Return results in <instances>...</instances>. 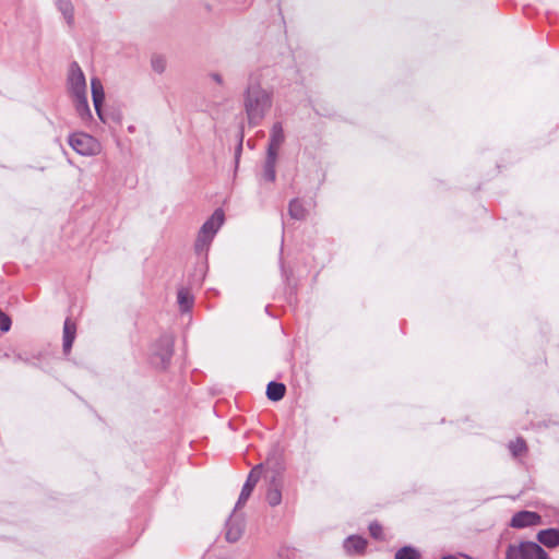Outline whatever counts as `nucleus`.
<instances>
[{
	"mask_svg": "<svg viewBox=\"0 0 559 559\" xmlns=\"http://www.w3.org/2000/svg\"><path fill=\"white\" fill-rule=\"evenodd\" d=\"M395 559H420V554L415 548L405 546L396 551Z\"/></svg>",
	"mask_w": 559,
	"mask_h": 559,
	"instance_id": "21",
	"label": "nucleus"
},
{
	"mask_svg": "<svg viewBox=\"0 0 559 559\" xmlns=\"http://www.w3.org/2000/svg\"><path fill=\"white\" fill-rule=\"evenodd\" d=\"M173 356V341L166 337L162 341V347L153 357V364L156 367L165 368Z\"/></svg>",
	"mask_w": 559,
	"mask_h": 559,
	"instance_id": "9",
	"label": "nucleus"
},
{
	"mask_svg": "<svg viewBox=\"0 0 559 559\" xmlns=\"http://www.w3.org/2000/svg\"><path fill=\"white\" fill-rule=\"evenodd\" d=\"M366 540L361 537L350 536L344 543V548L348 554H360L366 548Z\"/></svg>",
	"mask_w": 559,
	"mask_h": 559,
	"instance_id": "15",
	"label": "nucleus"
},
{
	"mask_svg": "<svg viewBox=\"0 0 559 559\" xmlns=\"http://www.w3.org/2000/svg\"><path fill=\"white\" fill-rule=\"evenodd\" d=\"M289 215L295 219H304L306 217V209L299 200H293L289 203Z\"/></svg>",
	"mask_w": 559,
	"mask_h": 559,
	"instance_id": "20",
	"label": "nucleus"
},
{
	"mask_svg": "<svg viewBox=\"0 0 559 559\" xmlns=\"http://www.w3.org/2000/svg\"><path fill=\"white\" fill-rule=\"evenodd\" d=\"M509 448H510L512 454L514 456H518V455H521L525 451L526 445H525L524 440L516 439L515 441L510 443Z\"/></svg>",
	"mask_w": 559,
	"mask_h": 559,
	"instance_id": "22",
	"label": "nucleus"
},
{
	"mask_svg": "<svg viewBox=\"0 0 559 559\" xmlns=\"http://www.w3.org/2000/svg\"><path fill=\"white\" fill-rule=\"evenodd\" d=\"M243 532V523L242 521H236L230 519L227 522V528H226V539L228 542H237Z\"/></svg>",
	"mask_w": 559,
	"mask_h": 559,
	"instance_id": "14",
	"label": "nucleus"
},
{
	"mask_svg": "<svg viewBox=\"0 0 559 559\" xmlns=\"http://www.w3.org/2000/svg\"><path fill=\"white\" fill-rule=\"evenodd\" d=\"M68 92L82 121L88 122L92 119V112L87 102L86 80L76 63L71 64L69 69Z\"/></svg>",
	"mask_w": 559,
	"mask_h": 559,
	"instance_id": "1",
	"label": "nucleus"
},
{
	"mask_svg": "<svg viewBox=\"0 0 559 559\" xmlns=\"http://www.w3.org/2000/svg\"><path fill=\"white\" fill-rule=\"evenodd\" d=\"M76 335V325L71 319H66L63 325V352L69 354Z\"/></svg>",
	"mask_w": 559,
	"mask_h": 559,
	"instance_id": "11",
	"label": "nucleus"
},
{
	"mask_svg": "<svg viewBox=\"0 0 559 559\" xmlns=\"http://www.w3.org/2000/svg\"><path fill=\"white\" fill-rule=\"evenodd\" d=\"M277 156L266 155V160L264 165V178L269 181L275 180V164Z\"/></svg>",
	"mask_w": 559,
	"mask_h": 559,
	"instance_id": "19",
	"label": "nucleus"
},
{
	"mask_svg": "<svg viewBox=\"0 0 559 559\" xmlns=\"http://www.w3.org/2000/svg\"><path fill=\"white\" fill-rule=\"evenodd\" d=\"M540 524V515L536 512L521 511L514 514L511 521V526L523 528L526 526H534Z\"/></svg>",
	"mask_w": 559,
	"mask_h": 559,
	"instance_id": "6",
	"label": "nucleus"
},
{
	"mask_svg": "<svg viewBox=\"0 0 559 559\" xmlns=\"http://www.w3.org/2000/svg\"><path fill=\"white\" fill-rule=\"evenodd\" d=\"M442 559H457V558L454 556H447V557H443Z\"/></svg>",
	"mask_w": 559,
	"mask_h": 559,
	"instance_id": "27",
	"label": "nucleus"
},
{
	"mask_svg": "<svg viewBox=\"0 0 559 559\" xmlns=\"http://www.w3.org/2000/svg\"><path fill=\"white\" fill-rule=\"evenodd\" d=\"M519 549V547H515V546H511L509 547L508 549V552H507V559H523V554H512L513 550H516Z\"/></svg>",
	"mask_w": 559,
	"mask_h": 559,
	"instance_id": "26",
	"label": "nucleus"
},
{
	"mask_svg": "<svg viewBox=\"0 0 559 559\" xmlns=\"http://www.w3.org/2000/svg\"><path fill=\"white\" fill-rule=\"evenodd\" d=\"M286 388L283 383L270 382L266 388V395L271 401H280L285 395Z\"/></svg>",
	"mask_w": 559,
	"mask_h": 559,
	"instance_id": "17",
	"label": "nucleus"
},
{
	"mask_svg": "<svg viewBox=\"0 0 559 559\" xmlns=\"http://www.w3.org/2000/svg\"><path fill=\"white\" fill-rule=\"evenodd\" d=\"M11 321L8 316H5L2 311H0V329L3 332L10 330Z\"/></svg>",
	"mask_w": 559,
	"mask_h": 559,
	"instance_id": "24",
	"label": "nucleus"
},
{
	"mask_svg": "<svg viewBox=\"0 0 559 559\" xmlns=\"http://www.w3.org/2000/svg\"><path fill=\"white\" fill-rule=\"evenodd\" d=\"M266 501L271 507H276L282 501V484L276 478H273L269 485Z\"/></svg>",
	"mask_w": 559,
	"mask_h": 559,
	"instance_id": "12",
	"label": "nucleus"
},
{
	"mask_svg": "<svg viewBox=\"0 0 559 559\" xmlns=\"http://www.w3.org/2000/svg\"><path fill=\"white\" fill-rule=\"evenodd\" d=\"M69 145L80 155L94 156L102 152V145L94 136L75 132L69 136Z\"/></svg>",
	"mask_w": 559,
	"mask_h": 559,
	"instance_id": "4",
	"label": "nucleus"
},
{
	"mask_svg": "<svg viewBox=\"0 0 559 559\" xmlns=\"http://www.w3.org/2000/svg\"><path fill=\"white\" fill-rule=\"evenodd\" d=\"M272 106L271 94L258 84L248 87L245 97V110L248 122L258 126L265 117Z\"/></svg>",
	"mask_w": 559,
	"mask_h": 559,
	"instance_id": "2",
	"label": "nucleus"
},
{
	"mask_svg": "<svg viewBox=\"0 0 559 559\" xmlns=\"http://www.w3.org/2000/svg\"><path fill=\"white\" fill-rule=\"evenodd\" d=\"M370 535L377 539H380L382 537V527L378 523H372L369 526Z\"/></svg>",
	"mask_w": 559,
	"mask_h": 559,
	"instance_id": "23",
	"label": "nucleus"
},
{
	"mask_svg": "<svg viewBox=\"0 0 559 559\" xmlns=\"http://www.w3.org/2000/svg\"><path fill=\"white\" fill-rule=\"evenodd\" d=\"M57 5L61 11L67 24L72 27L74 24V9L70 0H57Z\"/></svg>",
	"mask_w": 559,
	"mask_h": 559,
	"instance_id": "16",
	"label": "nucleus"
},
{
	"mask_svg": "<svg viewBox=\"0 0 559 559\" xmlns=\"http://www.w3.org/2000/svg\"><path fill=\"white\" fill-rule=\"evenodd\" d=\"M512 554H523V559H547V554L535 543H524Z\"/></svg>",
	"mask_w": 559,
	"mask_h": 559,
	"instance_id": "10",
	"label": "nucleus"
},
{
	"mask_svg": "<svg viewBox=\"0 0 559 559\" xmlns=\"http://www.w3.org/2000/svg\"><path fill=\"white\" fill-rule=\"evenodd\" d=\"M537 539L546 547H557L559 546V530L549 528L540 531L537 535Z\"/></svg>",
	"mask_w": 559,
	"mask_h": 559,
	"instance_id": "13",
	"label": "nucleus"
},
{
	"mask_svg": "<svg viewBox=\"0 0 559 559\" xmlns=\"http://www.w3.org/2000/svg\"><path fill=\"white\" fill-rule=\"evenodd\" d=\"M92 98L97 116L102 121L104 120L102 112V105L105 99V92L102 81L98 78H92L91 80Z\"/></svg>",
	"mask_w": 559,
	"mask_h": 559,
	"instance_id": "7",
	"label": "nucleus"
},
{
	"mask_svg": "<svg viewBox=\"0 0 559 559\" xmlns=\"http://www.w3.org/2000/svg\"><path fill=\"white\" fill-rule=\"evenodd\" d=\"M284 140L285 135L282 124L280 122L274 123L271 130L267 154L277 156Z\"/></svg>",
	"mask_w": 559,
	"mask_h": 559,
	"instance_id": "8",
	"label": "nucleus"
},
{
	"mask_svg": "<svg viewBox=\"0 0 559 559\" xmlns=\"http://www.w3.org/2000/svg\"><path fill=\"white\" fill-rule=\"evenodd\" d=\"M261 475H262V466L261 465H257L255 467H253L251 469V472L249 473V476L247 478V481L245 483V485L242 487L239 499L236 503V507H235L236 510L241 509L246 504L247 500L251 496L252 490L254 489L255 485L258 484Z\"/></svg>",
	"mask_w": 559,
	"mask_h": 559,
	"instance_id": "5",
	"label": "nucleus"
},
{
	"mask_svg": "<svg viewBox=\"0 0 559 559\" xmlns=\"http://www.w3.org/2000/svg\"><path fill=\"white\" fill-rule=\"evenodd\" d=\"M153 68L157 72H163L165 70V61L160 58H156L152 61Z\"/></svg>",
	"mask_w": 559,
	"mask_h": 559,
	"instance_id": "25",
	"label": "nucleus"
},
{
	"mask_svg": "<svg viewBox=\"0 0 559 559\" xmlns=\"http://www.w3.org/2000/svg\"><path fill=\"white\" fill-rule=\"evenodd\" d=\"M178 304L182 311H188L193 305V297L191 293L182 288L178 292Z\"/></svg>",
	"mask_w": 559,
	"mask_h": 559,
	"instance_id": "18",
	"label": "nucleus"
},
{
	"mask_svg": "<svg viewBox=\"0 0 559 559\" xmlns=\"http://www.w3.org/2000/svg\"><path fill=\"white\" fill-rule=\"evenodd\" d=\"M224 223V212L216 210L201 227L195 240V250L202 252L209 248L215 234Z\"/></svg>",
	"mask_w": 559,
	"mask_h": 559,
	"instance_id": "3",
	"label": "nucleus"
}]
</instances>
